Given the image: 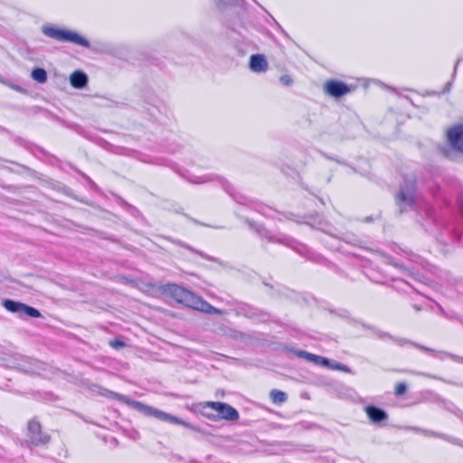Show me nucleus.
I'll use <instances>...</instances> for the list:
<instances>
[{"label":"nucleus","instance_id":"1","mask_svg":"<svg viewBox=\"0 0 463 463\" xmlns=\"http://www.w3.org/2000/svg\"><path fill=\"white\" fill-rule=\"evenodd\" d=\"M162 289L165 294L171 296L177 302L186 306L187 307L205 314L244 317L245 318H254L268 315L264 310L242 302H235L232 305V307L229 310L222 311L215 308L201 297L177 284H165L163 286Z\"/></svg>","mask_w":463,"mask_h":463},{"label":"nucleus","instance_id":"2","mask_svg":"<svg viewBox=\"0 0 463 463\" xmlns=\"http://www.w3.org/2000/svg\"><path fill=\"white\" fill-rule=\"evenodd\" d=\"M100 393L103 396L119 401L121 402H124V403L129 405L131 408H133L134 410H136L137 411L140 412L141 414H143L145 416L153 417V418H155L160 421H163V422H168L171 424L184 426V428H187L193 431L198 432L203 436L208 435V433L205 430H203V429H201L200 427H198L196 425H194L188 421L184 420L183 419H181L177 416H175L173 414H170L168 412L161 411L153 406H149V405L145 404L138 401L131 400L123 394H120V393H118V392L107 390V389H103V391Z\"/></svg>","mask_w":463,"mask_h":463},{"label":"nucleus","instance_id":"3","mask_svg":"<svg viewBox=\"0 0 463 463\" xmlns=\"http://www.w3.org/2000/svg\"><path fill=\"white\" fill-rule=\"evenodd\" d=\"M250 229L253 230L261 238H265L269 242L279 243L285 245L288 248L293 249L299 255L305 257L307 260L313 261L315 263L324 265L326 267H334L335 265L327 260L321 254L313 251L305 244H302L293 238L283 234V233H273L270 231L267 230L261 224L256 223L252 221L247 220Z\"/></svg>","mask_w":463,"mask_h":463},{"label":"nucleus","instance_id":"4","mask_svg":"<svg viewBox=\"0 0 463 463\" xmlns=\"http://www.w3.org/2000/svg\"><path fill=\"white\" fill-rule=\"evenodd\" d=\"M270 288L273 289L272 295L281 299L290 300L299 305H314L318 310H320V313L317 314L319 316L338 317L340 318H348L351 316V313L347 309L334 307L327 302H319L307 293L298 292L279 284L275 286L272 285Z\"/></svg>","mask_w":463,"mask_h":463},{"label":"nucleus","instance_id":"5","mask_svg":"<svg viewBox=\"0 0 463 463\" xmlns=\"http://www.w3.org/2000/svg\"><path fill=\"white\" fill-rule=\"evenodd\" d=\"M190 183L193 184H205V183H216L218 184L222 189L230 194V196L238 203L242 205H248L249 207L252 208L253 210L257 211L260 214L264 216L271 217L272 209L267 205H264L257 201H253L249 199L248 197L244 196L241 193L237 192L235 188L223 177L219 176L214 174H206L203 175H184Z\"/></svg>","mask_w":463,"mask_h":463},{"label":"nucleus","instance_id":"6","mask_svg":"<svg viewBox=\"0 0 463 463\" xmlns=\"http://www.w3.org/2000/svg\"><path fill=\"white\" fill-rule=\"evenodd\" d=\"M324 226H326V224L320 222L319 227H317L318 230H321L325 233V236L320 238V241L331 250L342 251L343 247L341 242H345L354 247H362L363 241L354 233L346 232H343L341 236H338L333 234L330 229L326 230Z\"/></svg>","mask_w":463,"mask_h":463},{"label":"nucleus","instance_id":"7","mask_svg":"<svg viewBox=\"0 0 463 463\" xmlns=\"http://www.w3.org/2000/svg\"><path fill=\"white\" fill-rule=\"evenodd\" d=\"M42 33L45 36L61 43H71L84 48L90 47L89 40L79 34L77 32L65 28H60L51 24H44L42 27Z\"/></svg>","mask_w":463,"mask_h":463},{"label":"nucleus","instance_id":"8","mask_svg":"<svg viewBox=\"0 0 463 463\" xmlns=\"http://www.w3.org/2000/svg\"><path fill=\"white\" fill-rule=\"evenodd\" d=\"M416 182L413 179L405 178L400 186L395 200L401 213L413 209L416 200Z\"/></svg>","mask_w":463,"mask_h":463},{"label":"nucleus","instance_id":"9","mask_svg":"<svg viewBox=\"0 0 463 463\" xmlns=\"http://www.w3.org/2000/svg\"><path fill=\"white\" fill-rule=\"evenodd\" d=\"M447 136L449 147L440 146L439 151L445 157L453 159V152L463 153V125L451 128Z\"/></svg>","mask_w":463,"mask_h":463},{"label":"nucleus","instance_id":"10","mask_svg":"<svg viewBox=\"0 0 463 463\" xmlns=\"http://www.w3.org/2000/svg\"><path fill=\"white\" fill-rule=\"evenodd\" d=\"M3 307L9 312L17 314L19 316L29 317L32 318L41 317V313L38 309L20 301L13 299H4Z\"/></svg>","mask_w":463,"mask_h":463},{"label":"nucleus","instance_id":"11","mask_svg":"<svg viewBox=\"0 0 463 463\" xmlns=\"http://www.w3.org/2000/svg\"><path fill=\"white\" fill-rule=\"evenodd\" d=\"M397 343L400 345H403L405 344H410L411 345H413L414 347L420 349V351H423L438 359H440V360H443L447 357H449L451 358L452 360H454L455 362H458V363H460V364H463V356H459L458 354H451V353H449V352H446V351H437L435 349H432V348H430V347H427L425 345H420L418 343H415V342H412V341H410L408 339H405V338H400L397 340Z\"/></svg>","mask_w":463,"mask_h":463},{"label":"nucleus","instance_id":"12","mask_svg":"<svg viewBox=\"0 0 463 463\" xmlns=\"http://www.w3.org/2000/svg\"><path fill=\"white\" fill-rule=\"evenodd\" d=\"M27 438L34 446L44 445L50 440V436L42 431V426L35 419L27 424Z\"/></svg>","mask_w":463,"mask_h":463},{"label":"nucleus","instance_id":"13","mask_svg":"<svg viewBox=\"0 0 463 463\" xmlns=\"http://www.w3.org/2000/svg\"><path fill=\"white\" fill-rule=\"evenodd\" d=\"M324 92L332 98L339 99L351 92V87L339 80H328L324 83Z\"/></svg>","mask_w":463,"mask_h":463},{"label":"nucleus","instance_id":"14","mask_svg":"<svg viewBox=\"0 0 463 463\" xmlns=\"http://www.w3.org/2000/svg\"><path fill=\"white\" fill-rule=\"evenodd\" d=\"M364 411L369 420L375 425H381L389 418L385 410L374 404L366 405L364 407Z\"/></svg>","mask_w":463,"mask_h":463},{"label":"nucleus","instance_id":"15","mask_svg":"<svg viewBox=\"0 0 463 463\" xmlns=\"http://www.w3.org/2000/svg\"><path fill=\"white\" fill-rule=\"evenodd\" d=\"M147 104L146 109L150 117L158 122H163L164 118L167 117L168 108L166 105L157 99H154L153 102Z\"/></svg>","mask_w":463,"mask_h":463},{"label":"nucleus","instance_id":"16","mask_svg":"<svg viewBox=\"0 0 463 463\" xmlns=\"http://www.w3.org/2000/svg\"><path fill=\"white\" fill-rule=\"evenodd\" d=\"M216 412L217 416L207 415V417L213 420L220 419L228 421H235L240 418L239 411L234 407L225 402H222L221 406H219V409Z\"/></svg>","mask_w":463,"mask_h":463},{"label":"nucleus","instance_id":"17","mask_svg":"<svg viewBox=\"0 0 463 463\" xmlns=\"http://www.w3.org/2000/svg\"><path fill=\"white\" fill-rule=\"evenodd\" d=\"M409 429L414 432L421 433L426 437H433V438L441 439H444L453 445H457V446L463 448V439H460L458 438L452 437V436H449L445 433L437 432L434 430L421 429L419 427H409Z\"/></svg>","mask_w":463,"mask_h":463},{"label":"nucleus","instance_id":"18","mask_svg":"<svg viewBox=\"0 0 463 463\" xmlns=\"http://www.w3.org/2000/svg\"><path fill=\"white\" fill-rule=\"evenodd\" d=\"M390 263L393 267H395L398 269H400L402 274H404L406 277L411 279L412 281L420 282V283H425V281H424L425 277L420 275V274H419L418 271H415V268L414 267H408L407 265H405L403 263H401V262L395 260L394 259H392L390 260Z\"/></svg>","mask_w":463,"mask_h":463},{"label":"nucleus","instance_id":"19","mask_svg":"<svg viewBox=\"0 0 463 463\" xmlns=\"http://www.w3.org/2000/svg\"><path fill=\"white\" fill-rule=\"evenodd\" d=\"M88 82L89 77L83 71L77 70L70 76V83L74 89L82 90L88 85Z\"/></svg>","mask_w":463,"mask_h":463},{"label":"nucleus","instance_id":"20","mask_svg":"<svg viewBox=\"0 0 463 463\" xmlns=\"http://www.w3.org/2000/svg\"><path fill=\"white\" fill-rule=\"evenodd\" d=\"M249 66L254 72H265L268 70V62L263 54H252Z\"/></svg>","mask_w":463,"mask_h":463},{"label":"nucleus","instance_id":"21","mask_svg":"<svg viewBox=\"0 0 463 463\" xmlns=\"http://www.w3.org/2000/svg\"><path fill=\"white\" fill-rule=\"evenodd\" d=\"M434 401L440 402L445 410L456 415L463 421V411H461L454 402L442 398L439 394H434Z\"/></svg>","mask_w":463,"mask_h":463},{"label":"nucleus","instance_id":"22","mask_svg":"<svg viewBox=\"0 0 463 463\" xmlns=\"http://www.w3.org/2000/svg\"><path fill=\"white\" fill-rule=\"evenodd\" d=\"M352 321L354 322L355 326H362L364 329L366 335H375L380 339H383V340L392 338L388 333L382 332L374 326H368L364 323H360L358 320H352Z\"/></svg>","mask_w":463,"mask_h":463},{"label":"nucleus","instance_id":"23","mask_svg":"<svg viewBox=\"0 0 463 463\" xmlns=\"http://www.w3.org/2000/svg\"><path fill=\"white\" fill-rule=\"evenodd\" d=\"M173 242L177 245V246H180L189 251H191L192 253H194V254H197L199 255L201 258L206 260H209V261H212V262H215V263H220V260L217 259V258H214L213 256H210L206 253H204L203 251H201V250H198L196 249H194V247L190 246L189 244L182 241H179V240H175V241H173Z\"/></svg>","mask_w":463,"mask_h":463},{"label":"nucleus","instance_id":"24","mask_svg":"<svg viewBox=\"0 0 463 463\" xmlns=\"http://www.w3.org/2000/svg\"><path fill=\"white\" fill-rule=\"evenodd\" d=\"M413 307L416 310L430 309L431 311V315H434V316H448L439 304H438L437 302L431 301V300H428L422 306L414 305Z\"/></svg>","mask_w":463,"mask_h":463},{"label":"nucleus","instance_id":"25","mask_svg":"<svg viewBox=\"0 0 463 463\" xmlns=\"http://www.w3.org/2000/svg\"><path fill=\"white\" fill-rule=\"evenodd\" d=\"M214 2L220 10L235 6L244 7L246 4L245 0H214Z\"/></svg>","mask_w":463,"mask_h":463},{"label":"nucleus","instance_id":"26","mask_svg":"<svg viewBox=\"0 0 463 463\" xmlns=\"http://www.w3.org/2000/svg\"><path fill=\"white\" fill-rule=\"evenodd\" d=\"M31 77L38 83H45L48 80L47 71L43 68H34L31 72Z\"/></svg>","mask_w":463,"mask_h":463},{"label":"nucleus","instance_id":"27","mask_svg":"<svg viewBox=\"0 0 463 463\" xmlns=\"http://www.w3.org/2000/svg\"><path fill=\"white\" fill-rule=\"evenodd\" d=\"M269 397L272 402L275 404L284 403L288 399V395L285 392L277 389H273L270 391Z\"/></svg>","mask_w":463,"mask_h":463},{"label":"nucleus","instance_id":"28","mask_svg":"<svg viewBox=\"0 0 463 463\" xmlns=\"http://www.w3.org/2000/svg\"><path fill=\"white\" fill-rule=\"evenodd\" d=\"M420 374L425 376V377H428V378H431V379H436V380L441 381V382H443L445 383H448V384H450V385L463 387V383H457V382H454V381H451V380H447V379H444V378H442L440 376L433 375V374H430V373H420Z\"/></svg>","mask_w":463,"mask_h":463},{"label":"nucleus","instance_id":"29","mask_svg":"<svg viewBox=\"0 0 463 463\" xmlns=\"http://www.w3.org/2000/svg\"><path fill=\"white\" fill-rule=\"evenodd\" d=\"M110 347L120 350L127 345L125 341L121 337H116L109 342Z\"/></svg>","mask_w":463,"mask_h":463},{"label":"nucleus","instance_id":"30","mask_svg":"<svg viewBox=\"0 0 463 463\" xmlns=\"http://www.w3.org/2000/svg\"><path fill=\"white\" fill-rule=\"evenodd\" d=\"M223 330V335H226L232 338H234V339H242L244 335L240 332V331H237L235 329H232V328H225V329H222Z\"/></svg>","mask_w":463,"mask_h":463},{"label":"nucleus","instance_id":"31","mask_svg":"<svg viewBox=\"0 0 463 463\" xmlns=\"http://www.w3.org/2000/svg\"><path fill=\"white\" fill-rule=\"evenodd\" d=\"M405 257L411 262L422 265V260L419 255L412 253L411 251L402 250Z\"/></svg>","mask_w":463,"mask_h":463},{"label":"nucleus","instance_id":"32","mask_svg":"<svg viewBox=\"0 0 463 463\" xmlns=\"http://www.w3.org/2000/svg\"><path fill=\"white\" fill-rule=\"evenodd\" d=\"M331 369L342 371V372L348 373H352V370L350 367H348L347 365L341 364L339 362L334 361V360H333V363L331 365Z\"/></svg>","mask_w":463,"mask_h":463},{"label":"nucleus","instance_id":"33","mask_svg":"<svg viewBox=\"0 0 463 463\" xmlns=\"http://www.w3.org/2000/svg\"><path fill=\"white\" fill-rule=\"evenodd\" d=\"M408 386L405 383H399L395 385L394 394L396 396H402L407 392Z\"/></svg>","mask_w":463,"mask_h":463},{"label":"nucleus","instance_id":"34","mask_svg":"<svg viewBox=\"0 0 463 463\" xmlns=\"http://www.w3.org/2000/svg\"><path fill=\"white\" fill-rule=\"evenodd\" d=\"M0 83L5 85V86H8L10 87L11 89L16 90V91H22L23 90V88L19 85H16L13 82H11L9 80L5 79V77H3L1 74H0Z\"/></svg>","mask_w":463,"mask_h":463},{"label":"nucleus","instance_id":"35","mask_svg":"<svg viewBox=\"0 0 463 463\" xmlns=\"http://www.w3.org/2000/svg\"><path fill=\"white\" fill-rule=\"evenodd\" d=\"M270 17V21H268V23L274 26L275 28L278 29V31H279L281 33H283L284 35L288 36V33L285 32V30L282 28V26L276 21V19L269 15Z\"/></svg>","mask_w":463,"mask_h":463},{"label":"nucleus","instance_id":"36","mask_svg":"<svg viewBox=\"0 0 463 463\" xmlns=\"http://www.w3.org/2000/svg\"><path fill=\"white\" fill-rule=\"evenodd\" d=\"M293 352L297 354V356H298L299 358L306 359L307 361L310 360L312 354L311 353H308L305 350H294Z\"/></svg>","mask_w":463,"mask_h":463},{"label":"nucleus","instance_id":"37","mask_svg":"<svg viewBox=\"0 0 463 463\" xmlns=\"http://www.w3.org/2000/svg\"><path fill=\"white\" fill-rule=\"evenodd\" d=\"M293 352L297 354V356H298L299 358L306 359L307 361L310 360L312 354L311 353H308L305 350H294Z\"/></svg>","mask_w":463,"mask_h":463},{"label":"nucleus","instance_id":"38","mask_svg":"<svg viewBox=\"0 0 463 463\" xmlns=\"http://www.w3.org/2000/svg\"><path fill=\"white\" fill-rule=\"evenodd\" d=\"M279 81L285 86H291L293 83L292 78L288 74L280 76Z\"/></svg>","mask_w":463,"mask_h":463},{"label":"nucleus","instance_id":"39","mask_svg":"<svg viewBox=\"0 0 463 463\" xmlns=\"http://www.w3.org/2000/svg\"><path fill=\"white\" fill-rule=\"evenodd\" d=\"M221 404L222 402H207L204 403L203 408H211L213 411H217Z\"/></svg>","mask_w":463,"mask_h":463},{"label":"nucleus","instance_id":"40","mask_svg":"<svg viewBox=\"0 0 463 463\" xmlns=\"http://www.w3.org/2000/svg\"><path fill=\"white\" fill-rule=\"evenodd\" d=\"M333 360L321 356L318 365L331 368Z\"/></svg>","mask_w":463,"mask_h":463},{"label":"nucleus","instance_id":"41","mask_svg":"<svg viewBox=\"0 0 463 463\" xmlns=\"http://www.w3.org/2000/svg\"><path fill=\"white\" fill-rule=\"evenodd\" d=\"M401 282H402V284H404L405 286H407V287H410V288H413L416 292H418V293H421V292H420V288H419L418 287H416L415 285L411 284V281L404 280V279H401Z\"/></svg>","mask_w":463,"mask_h":463},{"label":"nucleus","instance_id":"42","mask_svg":"<svg viewBox=\"0 0 463 463\" xmlns=\"http://www.w3.org/2000/svg\"><path fill=\"white\" fill-rule=\"evenodd\" d=\"M320 359H321L320 355H317V354H312L311 357H310V360L308 362H312V363H314V364L318 365V363H319Z\"/></svg>","mask_w":463,"mask_h":463},{"label":"nucleus","instance_id":"43","mask_svg":"<svg viewBox=\"0 0 463 463\" xmlns=\"http://www.w3.org/2000/svg\"><path fill=\"white\" fill-rule=\"evenodd\" d=\"M461 60H462V59H461V58H459V59H458V60H457V61H456V64H455V66H454V71H453V77H455V75H456V73H457L458 66V63L460 62V61H461Z\"/></svg>","mask_w":463,"mask_h":463},{"label":"nucleus","instance_id":"44","mask_svg":"<svg viewBox=\"0 0 463 463\" xmlns=\"http://www.w3.org/2000/svg\"><path fill=\"white\" fill-rule=\"evenodd\" d=\"M173 457L178 461H184V458L180 455H174Z\"/></svg>","mask_w":463,"mask_h":463},{"label":"nucleus","instance_id":"45","mask_svg":"<svg viewBox=\"0 0 463 463\" xmlns=\"http://www.w3.org/2000/svg\"><path fill=\"white\" fill-rule=\"evenodd\" d=\"M372 221H373L372 216H368V217H366V218L364 220V222H372Z\"/></svg>","mask_w":463,"mask_h":463},{"label":"nucleus","instance_id":"46","mask_svg":"<svg viewBox=\"0 0 463 463\" xmlns=\"http://www.w3.org/2000/svg\"><path fill=\"white\" fill-rule=\"evenodd\" d=\"M186 463H201L199 462L198 460L196 459H190L189 461H187Z\"/></svg>","mask_w":463,"mask_h":463},{"label":"nucleus","instance_id":"47","mask_svg":"<svg viewBox=\"0 0 463 463\" xmlns=\"http://www.w3.org/2000/svg\"><path fill=\"white\" fill-rule=\"evenodd\" d=\"M460 206H461V210L463 212V195L460 198Z\"/></svg>","mask_w":463,"mask_h":463},{"label":"nucleus","instance_id":"48","mask_svg":"<svg viewBox=\"0 0 463 463\" xmlns=\"http://www.w3.org/2000/svg\"><path fill=\"white\" fill-rule=\"evenodd\" d=\"M326 157H327V158H329V159H331V160H335V161H336V163H341L338 159H335V158H334V157H329V156H326Z\"/></svg>","mask_w":463,"mask_h":463},{"label":"nucleus","instance_id":"49","mask_svg":"<svg viewBox=\"0 0 463 463\" xmlns=\"http://www.w3.org/2000/svg\"><path fill=\"white\" fill-rule=\"evenodd\" d=\"M450 86H451V82H448V84H447V90H449V87H450Z\"/></svg>","mask_w":463,"mask_h":463},{"label":"nucleus","instance_id":"50","mask_svg":"<svg viewBox=\"0 0 463 463\" xmlns=\"http://www.w3.org/2000/svg\"><path fill=\"white\" fill-rule=\"evenodd\" d=\"M254 2H256V0H253Z\"/></svg>","mask_w":463,"mask_h":463}]
</instances>
